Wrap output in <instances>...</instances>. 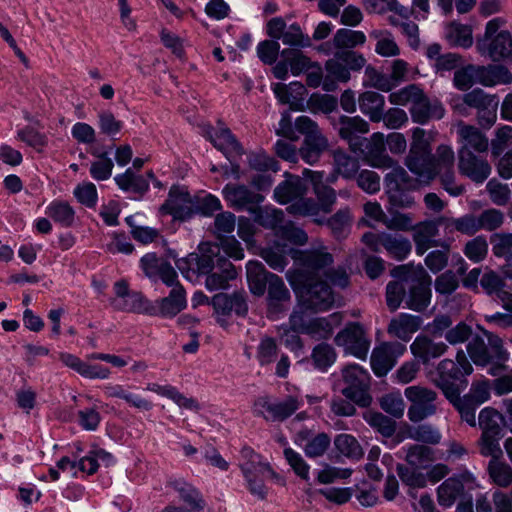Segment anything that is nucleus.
Here are the masks:
<instances>
[{"label": "nucleus", "instance_id": "nucleus-23", "mask_svg": "<svg viewBox=\"0 0 512 512\" xmlns=\"http://www.w3.org/2000/svg\"><path fill=\"white\" fill-rule=\"evenodd\" d=\"M457 133L460 137L462 146L459 150H474L477 153L487 152L489 147L488 138L479 130V128L460 122Z\"/></svg>", "mask_w": 512, "mask_h": 512}, {"label": "nucleus", "instance_id": "nucleus-42", "mask_svg": "<svg viewBox=\"0 0 512 512\" xmlns=\"http://www.w3.org/2000/svg\"><path fill=\"white\" fill-rule=\"evenodd\" d=\"M503 422V416L497 410L490 407L484 408L478 418V424L482 430L481 434L503 435Z\"/></svg>", "mask_w": 512, "mask_h": 512}, {"label": "nucleus", "instance_id": "nucleus-47", "mask_svg": "<svg viewBox=\"0 0 512 512\" xmlns=\"http://www.w3.org/2000/svg\"><path fill=\"white\" fill-rule=\"evenodd\" d=\"M252 213L255 214V221L265 228L275 229L282 224L284 219L282 210L270 206H257Z\"/></svg>", "mask_w": 512, "mask_h": 512}, {"label": "nucleus", "instance_id": "nucleus-14", "mask_svg": "<svg viewBox=\"0 0 512 512\" xmlns=\"http://www.w3.org/2000/svg\"><path fill=\"white\" fill-rule=\"evenodd\" d=\"M458 159L459 172L475 183H483L491 174L492 169L488 161L472 151L459 150Z\"/></svg>", "mask_w": 512, "mask_h": 512}, {"label": "nucleus", "instance_id": "nucleus-46", "mask_svg": "<svg viewBox=\"0 0 512 512\" xmlns=\"http://www.w3.org/2000/svg\"><path fill=\"white\" fill-rule=\"evenodd\" d=\"M364 419L385 438L392 437L396 431V422L381 412L368 411L364 414Z\"/></svg>", "mask_w": 512, "mask_h": 512}, {"label": "nucleus", "instance_id": "nucleus-6", "mask_svg": "<svg viewBox=\"0 0 512 512\" xmlns=\"http://www.w3.org/2000/svg\"><path fill=\"white\" fill-rule=\"evenodd\" d=\"M295 128L304 135L303 143L299 148L300 157L310 165L315 164L327 150L328 139L322 134L317 123L308 116L296 118Z\"/></svg>", "mask_w": 512, "mask_h": 512}, {"label": "nucleus", "instance_id": "nucleus-8", "mask_svg": "<svg viewBox=\"0 0 512 512\" xmlns=\"http://www.w3.org/2000/svg\"><path fill=\"white\" fill-rule=\"evenodd\" d=\"M266 33L272 39H281L283 44L299 49L311 46V39L304 34L300 25L293 23L287 26L282 17L271 18L266 24Z\"/></svg>", "mask_w": 512, "mask_h": 512}, {"label": "nucleus", "instance_id": "nucleus-54", "mask_svg": "<svg viewBox=\"0 0 512 512\" xmlns=\"http://www.w3.org/2000/svg\"><path fill=\"white\" fill-rule=\"evenodd\" d=\"M336 449L344 456L352 459H360L363 450L355 437L349 434H339L334 440Z\"/></svg>", "mask_w": 512, "mask_h": 512}, {"label": "nucleus", "instance_id": "nucleus-55", "mask_svg": "<svg viewBox=\"0 0 512 512\" xmlns=\"http://www.w3.org/2000/svg\"><path fill=\"white\" fill-rule=\"evenodd\" d=\"M433 459V450L425 445L411 446L406 455V461L414 468H426Z\"/></svg>", "mask_w": 512, "mask_h": 512}, {"label": "nucleus", "instance_id": "nucleus-58", "mask_svg": "<svg viewBox=\"0 0 512 512\" xmlns=\"http://www.w3.org/2000/svg\"><path fill=\"white\" fill-rule=\"evenodd\" d=\"M352 216L349 208L338 210L334 215L327 219L326 224L333 235L337 238L343 237L351 224Z\"/></svg>", "mask_w": 512, "mask_h": 512}, {"label": "nucleus", "instance_id": "nucleus-17", "mask_svg": "<svg viewBox=\"0 0 512 512\" xmlns=\"http://www.w3.org/2000/svg\"><path fill=\"white\" fill-rule=\"evenodd\" d=\"M472 481L468 472L446 479L437 489V500L441 507H451L464 495V484Z\"/></svg>", "mask_w": 512, "mask_h": 512}, {"label": "nucleus", "instance_id": "nucleus-35", "mask_svg": "<svg viewBox=\"0 0 512 512\" xmlns=\"http://www.w3.org/2000/svg\"><path fill=\"white\" fill-rule=\"evenodd\" d=\"M493 102H499V99L496 95L487 94L482 89L476 88L468 93H465L462 96V104H457L455 108L458 109L460 113L465 115V106L474 108L477 110V112H479L482 111V109H486V107L489 104H493Z\"/></svg>", "mask_w": 512, "mask_h": 512}, {"label": "nucleus", "instance_id": "nucleus-29", "mask_svg": "<svg viewBox=\"0 0 512 512\" xmlns=\"http://www.w3.org/2000/svg\"><path fill=\"white\" fill-rule=\"evenodd\" d=\"M112 308L116 311L127 313L149 315H154L156 313V307H154L152 303L139 292L129 293V295L124 299H119L117 302H114V306Z\"/></svg>", "mask_w": 512, "mask_h": 512}, {"label": "nucleus", "instance_id": "nucleus-49", "mask_svg": "<svg viewBox=\"0 0 512 512\" xmlns=\"http://www.w3.org/2000/svg\"><path fill=\"white\" fill-rule=\"evenodd\" d=\"M281 57L289 62L291 72L295 76L308 71L314 65L299 49L285 48L281 51Z\"/></svg>", "mask_w": 512, "mask_h": 512}, {"label": "nucleus", "instance_id": "nucleus-30", "mask_svg": "<svg viewBox=\"0 0 512 512\" xmlns=\"http://www.w3.org/2000/svg\"><path fill=\"white\" fill-rule=\"evenodd\" d=\"M304 175L310 177L322 210L325 213L331 212L336 202V191L332 187L322 183L323 172L305 169Z\"/></svg>", "mask_w": 512, "mask_h": 512}, {"label": "nucleus", "instance_id": "nucleus-4", "mask_svg": "<svg viewBox=\"0 0 512 512\" xmlns=\"http://www.w3.org/2000/svg\"><path fill=\"white\" fill-rule=\"evenodd\" d=\"M342 380L335 384L340 393L353 403L367 407L372 402L369 394L370 375L359 365H348L342 369Z\"/></svg>", "mask_w": 512, "mask_h": 512}, {"label": "nucleus", "instance_id": "nucleus-10", "mask_svg": "<svg viewBox=\"0 0 512 512\" xmlns=\"http://www.w3.org/2000/svg\"><path fill=\"white\" fill-rule=\"evenodd\" d=\"M335 343L360 359L366 358L370 346L362 325L356 322L348 324L340 331L335 337Z\"/></svg>", "mask_w": 512, "mask_h": 512}, {"label": "nucleus", "instance_id": "nucleus-15", "mask_svg": "<svg viewBox=\"0 0 512 512\" xmlns=\"http://www.w3.org/2000/svg\"><path fill=\"white\" fill-rule=\"evenodd\" d=\"M160 209L181 221L191 218L195 212L190 194L176 186L170 189L168 199Z\"/></svg>", "mask_w": 512, "mask_h": 512}, {"label": "nucleus", "instance_id": "nucleus-28", "mask_svg": "<svg viewBox=\"0 0 512 512\" xmlns=\"http://www.w3.org/2000/svg\"><path fill=\"white\" fill-rule=\"evenodd\" d=\"M186 292L183 286H177L175 289H171L168 296L158 301V308H156V314L162 317L172 318L180 313L186 307Z\"/></svg>", "mask_w": 512, "mask_h": 512}, {"label": "nucleus", "instance_id": "nucleus-33", "mask_svg": "<svg viewBox=\"0 0 512 512\" xmlns=\"http://www.w3.org/2000/svg\"><path fill=\"white\" fill-rule=\"evenodd\" d=\"M268 284V305L269 309L275 313L283 310V303L290 300V292L285 286L283 280L275 275H270Z\"/></svg>", "mask_w": 512, "mask_h": 512}, {"label": "nucleus", "instance_id": "nucleus-1", "mask_svg": "<svg viewBox=\"0 0 512 512\" xmlns=\"http://www.w3.org/2000/svg\"><path fill=\"white\" fill-rule=\"evenodd\" d=\"M296 260L300 268L289 280L300 304L314 313L331 309L335 294L326 282L320 280V272L332 264V255L323 249L306 250L299 252Z\"/></svg>", "mask_w": 512, "mask_h": 512}, {"label": "nucleus", "instance_id": "nucleus-2", "mask_svg": "<svg viewBox=\"0 0 512 512\" xmlns=\"http://www.w3.org/2000/svg\"><path fill=\"white\" fill-rule=\"evenodd\" d=\"M286 179L274 189V198L280 204L291 203L288 213L296 216H313L319 211L318 204L311 198H305V182L296 175L285 173Z\"/></svg>", "mask_w": 512, "mask_h": 512}, {"label": "nucleus", "instance_id": "nucleus-32", "mask_svg": "<svg viewBox=\"0 0 512 512\" xmlns=\"http://www.w3.org/2000/svg\"><path fill=\"white\" fill-rule=\"evenodd\" d=\"M383 248L388 256L402 261L411 253L412 244L408 238L401 234L387 233L382 236Z\"/></svg>", "mask_w": 512, "mask_h": 512}, {"label": "nucleus", "instance_id": "nucleus-18", "mask_svg": "<svg viewBox=\"0 0 512 512\" xmlns=\"http://www.w3.org/2000/svg\"><path fill=\"white\" fill-rule=\"evenodd\" d=\"M410 350L416 359L426 365L431 360L444 355L448 350V345L442 341L436 342L426 335H419L410 345Z\"/></svg>", "mask_w": 512, "mask_h": 512}, {"label": "nucleus", "instance_id": "nucleus-48", "mask_svg": "<svg viewBox=\"0 0 512 512\" xmlns=\"http://www.w3.org/2000/svg\"><path fill=\"white\" fill-rule=\"evenodd\" d=\"M339 125L338 133L341 138H351L358 133L365 134L369 131L368 122L359 116H341L339 118Z\"/></svg>", "mask_w": 512, "mask_h": 512}, {"label": "nucleus", "instance_id": "nucleus-60", "mask_svg": "<svg viewBox=\"0 0 512 512\" xmlns=\"http://www.w3.org/2000/svg\"><path fill=\"white\" fill-rule=\"evenodd\" d=\"M311 358L316 368L326 370L335 362L336 352L331 345L320 343L314 347Z\"/></svg>", "mask_w": 512, "mask_h": 512}, {"label": "nucleus", "instance_id": "nucleus-9", "mask_svg": "<svg viewBox=\"0 0 512 512\" xmlns=\"http://www.w3.org/2000/svg\"><path fill=\"white\" fill-rule=\"evenodd\" d=\"M301 402L294 396H286L282 400H272L262 396L255 400L254 406L258 413L267 421H284L294 414Z\"/></svg>", "mask_w": 512, "mask_h": 512}, {"label": "nucleus", "instance_id": "nucleus-20", "mask_svg": "<svg viewBox=\"0 0 512 512\" xmlns=\"http://www.w3.org/2000/svg\"><path fill=\"white\" fill-rule=\"evenodd\" d=\"M412 121L418 124H425L430 119H441L445 114L442 104L437 101H430L425 93L409 109Z\"/></svg>", "mask_w": 512, "mask_h": 512}, {"label": "nucleus", "instance_id": "nucleus-50", "mask_svg": "<svg viewBox=\"0 0 512 512\" xmlns=\"http://www.w3.org/2000/svg\"><path fill=\"white\" fill-rule=\"evenodd\" d=\"M467 352L476 365L485 366L492 362V356L483 338L475 335L467 344Z\"/></svg>", "mask_w": 512, "mask_h": 512}, {"label": "nucleus", "instance_id": "nucleus-37", "mask_svg": "<svg viewBox=\"0 0 512 512\" xmlns=\"http://www.w3.org/2000/svg\"><path fill=\"white\" fill-rule=\"evenodd\" d=\"M273 91L282 104H289L293 108L303 100L306 88L300 82H292L289 85L277 83L274 85Z\"/></svg>", "mask_w": 512, "mask_h": 512}, {"label": "nucleus", "instance_id": "nucleus-53", "mask_svg": "<svg viewBox=\"0 0 512 512\" xmlns=\"http://www.w3.org/2000/svg\"><path fill=\"white\" fill-rule=\"evenodd\" d=\"M424 91L416 84H409L395 92L390 93L389 102L394 105L411 106L422 96Z\"/></svg>", "mask_w": 512, "mask_h": 512}, {"label": "nucleus", "instance_id": "nucleus-25", "mask_svg": "<svg viewBox=\"0 0 512 512\" xmlns=\"http://www.w3.org/2000/svg\"><path fill=\"white\" fill-rule=\"evenodd\" d=\"M341 321L340 313H333L328 317L311 318L304 334L314 340H327L332 336L334 326L340 325Z\"/></svg>", "mask_w": 512, "mask_h": 512}, {"label": "nucleus", "instance_id": "nucleus-3", "mask_svg": "<svg viewBox=\"0 0 512 512\" xmlns=\"http://www.w3.org/2000/svg\"><path fill=\"white\" fill-rule=\"evenodd\" d=\"M504 24L502 18L490 20L482 39L476 43L478 52L493 61L512 60V35L508 30H500Z\"/></svg>", "mask_w": 512, "mask_h": 512}, {"label": "nucleus", "instance_id": "nucleus-22", "mask_svg": "<svg viewBox=\"0 0 512 512\" xmlns=\"http://www.w3.org/2000/svg\"><path fill=\"white\" fill-rule=\"evenodd\" d=\"M209 139L214 147L226 156L229 162H232V158H238L244 154L242 145L228 128H219L214 134L209 135Z\"/></svg>", "mask_w": 512, "mask_h": 512}, {"label": "nucleus", "instance_id": "nucleus-13", "mask_svg": "<svg viewBox=\"0 0 512 512\" xmlns=\"http://www.w3.org/2000/svg\"><path fill=\"white\" fill-rule=\"evenodd\" d=\"M223 196L232 208L250 212L264 201L263 195L243 184H227L223 188Z\"/></svg>", "mask_w": 512, "mask_h": 512}, {"label": "nucleus", "instance_id": "nucleus-41", "mask_svg": "<svg viewBox=\"0 0 512 512\" xmlns=\"http://www.w3.org/2000/svg\"><path fill=\"white\" fill-rule=\"evenodd\" d=\"M180 499L188 506L186 512H201L205 507V500L201 493L191 484L178 482L175 486Z\"/></svg>", "mask_w": 512, "mask_h": 512}, {"label": "nucleus", "instance_id": "nucleus-39", "mask_svg": "<svg viewBox=\"0 0 512 512\" xmlns=\"http://www.w3.org/2000/svg\"><path fill=\"white\" fill-rule=\"evenodd\" d=\"M445 37L450 45L469 48L473 44L472 29L470 26L451 22L446 26Z\"/></svg>", "mask_w": 512, "mask_h": 512}, {"label": "nucleus", "instance_id": "nucleus-43", "mask_svg": "<svg viewBox=\"0 0 512 512\" xmlns=\"http://www.w3.org/2000/svg\"><path fill=\"white\" fill-rule=\"evenodd\" d=\"M114 180L120 189L139 195H143L149 188L146 179L141 175H136L130 168L123 174L117 175Z\"/></svg>", "mask_w": 512, "mask_h": 512}, {"label": "nucleus", "instance_id": "nucleus-5", "mask_svg": "<svg viewBox=\"0 0 512 512\" xmlns=\"http://www.w3.org/2000/svg\"><path fill=\"white\" fill-rule=\"evenodd\" d=\"M472 371L473 367L464 351L459 350L456 355V361L443 359L438 363L436 368L437 376L433 381L445 396L455 397L457 394H460L459 386L455 382L461 381L463 377L470 375Z\"/></svg>", "mask_w": 512, "mask_h": 512}, {"label": "nucleus", "instance_id": "nucleus-61", "mask_svg": "<svg viewBox=\"0 0 512 512\" xmlns=\"http://www.w3.org/2000/svg\"><path fill=\"white\" fill-rule=\"evenodd\" d=\"M502 436L503 435L481 434L477 442L480 454L484 457H491V459H500L503 455L499 444Z\"/></svg>", "mask_w": 512, "mask_h": 512}, {"label": "nucleus", "instance_id": "nucleus-16", "mask_svg": "<svg viewBox=\"0 0 512 512\" xmlns=\"http://www.w3.org/2000/svg\"><path fill=\"white\" fill-rule=\"evenodd\" d=\"M405 165L423 183L429 184L437 177L431 151L409 150Z\"/></svg>", "mask_w": 512, "mask_h": 512}, {"label": "nucleus", "instance_id": "nucleus-44", "mask_svg": "<svg viewBox=\"0 0 512 512\" xmlns=\"http://www.w3.org/2000/svg\"><path fill=\"white\" fill-rule=\"evenodd\" d=\"M478 328L481 329L483 334L488 339V349L492 356V360H495L498 363L497 366L492 367L489 371L491 375L496 376L504 368L503 365H501V363L505 362L508 359V353L503 348L502 339L499 336L481 328L480 326H478Z\"/></svg>", "mask_w": 512, "mask_h": 512}, {"label": "nucleus", "instance_id": "nucleus-38", "mask_svg": "<svg viewBox=\"0 0 512 512\" xmlns=\"http://www.w3.org/2000/svg\"><path fill=\"white\" fill-rule=\"evenodd\" d=\"M308 435L309 432L307 430L300 431L297 434L298 440H307L304 446V452L306 456L310 458H317L323 456L331 443L329 435L326 433H319L311 439H308Z\"/></svg>", "mask_w": 512, "mask_h": 512}, {"label": "nucleus", "instance_id": "nucleus-59", "mask_svg": "<svg viewBox=\"0 0 512 512\" xmlns=\"http://www.w3.org/2000/svg\"><path fill=\"white\" fill-rule=\"evenodd\" d=\"M337 106V98L329 94L313 93L307 100V107L313 113L328 114L336 110Z\"/></svg>", "mask_w": 512, "mask_h": 512}, {"label": "nucleus", "instance_id": "nucleus-19", "mask_svg": "<svg viewBox=\"0 0 512 512\" xmlns=\"http://www.w3.org/2000/svg\"><path fill=\"white\" fill-rule=\"evenodd\" d=\"M211 302L215 311L222 315L235 312L239 316H244L248 311L246 293L243 291L234 292L232 295L218 293L212 297Z\"/></svg>", "mask_w": 512, "mask_h": 512}, {"label": "nucleus", "instance_id": "nucleus-45", "mask_svg": "<svg viewBox=\"0 0 512 512\" xmlns=\"http://www.w3.org/2000/svg\"><path fill=\"white\" fill-rule=\"evenodd\" d=\"M371 162L369 165L376 168H389L393 165V159L385 154L384 135L374 133L371 138Z\"/></svg>", "mask_w": 512, "mask_h": 512}, {"label": "nucleus", "instance_id": "nucleus-21", "mask_svg": "<svg viewBox=\"0 0 512 512\" xmlns=\"http://www.w3.org/2000/svg\"><path fill=\"white\" fill-rule=\"evenodd\" d=\"M274 472L270 465H258L257 467L246 465L243 468V475L248 484V490L260 500H265L267 497V488L264 484L265 478L268 475H273Z\"/></svg>", "mask_w": 512, "mask_h": 512}, {"label": "nucleus", "instance_id": "nucleus-51", "mask_svg": "<svg viewBox=\"0 0 512 512\" xmlns=\"http://www.w3.org/2000/svg\"><path fill=\"white\" fill-rule=\"evenodd\" d=\"M432 163L437 171V175L448 170L454 169L455 154L449 145L441 144L436 148L434 154H432Z\"/></svg>", "mask_w": 512, "mask_h": 512}, {"label": "nucleus", "instance_id": "nucleus-40", "mask_svg": "<svg viewBox=\"0 0 512 512\" xmlns=\"http://www.w3.org/2000/svg\"><path fill=\"white\" fill-rule=\"evenodd\" d=\"M365 41L366 36L363 32L341 28L333 36L332 45L337 51L352 50L358 45H363Z\"/></svg>", "mask_w": 512, "mask_h": 512}, {"label": "nucleus", "instance_id": "nucleus-11", "mask_svg": "<svg viewBox=\"0 0 512 512\" xmlns=\"http://www.w3.org/2000/svg\"><path fill=\"white\" fill-rule=\"evenodd\" d=\"M430 285L431 277L424 268H420L418 274L414 277V281L407 285L406 307L416 312L424 311L431 301Z\"/></svg>", "mask_w": 512, "mask_h": 512}, {"label": "nucleus", "instance_id": "nucleus-27", "mask_svg": "<svg viewBox=\"0 0 512 512\" xmlns=\"http://www.w3.org/2000/svg\"><path fill=\"white\" fill-rule=\"evenodd\" d=\"M270 275L265 266L256 260L249 261L246 265V276L251 293L262 296L270 282Z\"/></svg>", "mask_w": 512, "mask_h": 512}, {"label": "nucleus", "instance_id": "nucleus-7", "mask_svg": "<svg viewBox=\"0 0 512 512\" xmlns=\"http://www.w3.org/2000/svg\"><path fill=\"white\" fill-rule=\"evenodd\" d=\"M405 397L411 403L408 408V418L411 422L417 423L434 415L437 407L435 401L437 393L427 387L414 385L409 386L404 391Z\"/></svg>", "mask_w": 512, "mask_h": 512}, {"label": "nucleus", "instance_id": "nucleus-63", "mask_svg": "<svg viewBox=\"0 0 512 512\" xmlns=\"http://www.w3.org/2000/svg\"><path fill=\"white\" fill-rule=\"evenodd\" d=\"M447 228L456 230L462 234L472 236L480 231L478 218L473 214H466L459 218L447 220Z\"/></svg>", "mask_w": 512, "mask_h": 512}, {"label": "nucleus", "instance_id": "nucleus-62", "mask_svg": "<svg viewBox=\"0 0 512 512\" xmlns=\"http://www.w3.org/2000/svg\"><path fill=\"white\" fill-rule=\"evenodd\" d=\"M446 398L453 404V406L458 410L461 415L463 421H465L470 426H476V416L475 411L479 405L471 402L469 399L465 397H460V394L454 396H446Z\"/></svg>", "mask_w": 512, "mask_h": 512}, {"label": "nucleus", "instance_id": "nucleus-26", "mask_svg": "<svg viewBox=\"0 0 512 512\" xmlns=\"http://www.w3.org/2000/svg\"><path fill=\"white\" fill-rule=\"evenodd\" d=\"M438 225V221L429 220L413 226V240L418 255H423L430 247L436 246L434 237L438 235Z\"/></svg>", "mask_w": 512, "mask_h": 512}, {"label": "nucleus", "instance_id": "nucleus-31", "mask_svg": "<svg viewBox=\"0 0 512 512\" xmlns=\"http://www.w3.org/2000/svg\"><path fill=\"white\" fill-rule=\"evenodd\" d=\"M360 111L369 117L372 122H380L384 111L385 98L378 92L365 91L359 95Z\"/></svg>", "mask_w": 512, "mask_h": 512}, {"label": "nucleus", "instance_id": "nucleus-12", "mask_svg": "<svg viewBox=\"0 0 512 512\" xmlns=\"http://www.w3.org/2000/svg\"><path fill=\"white\" fill-rule=\"evenodd\" d=\"M405 351L406 346L400 342H384L374 348L371 354V367L375 375L385 376Z\"/></svg>", "mask_w": 512, "mask_h": 512}, {"label": "nucleus", "instance_id": "nucleus-24", "mask_svg": "<svg viewBox=\"0 0 512 512\" xmlns=\"http://www.w3.org/2000/svg\"><path fill=\"white\" fill-rule=\"evenodd\" d=\"M421 324L422 318L420 316L401 313L390 321L387 331L390 335L407 342L412 334L419 330Z\"/></svg>", "mask_w": 512, "mask_h": 512}, {"label": "nucleus", "instance_id": "nucleus-34", "mask_svg": "<svg viewBox=\"0 0 512 512\" xmlns=\"http://www.w3.org/2000/svg\"><path fill=\"white\" fill-rule=\"evenodd\" d=\"M177 268L185 274L189 270H196L199 274H209L214 268L212 255L191 253L186 258L176 262Z\"/></svg>", "mask_w": 512, "mask_h": 512}, {"label": "nucleus", "instance_id": "nucleus-57", "mask_svg": "<svg viewBox=\"0 0 512 512\" xmlns=\"http://www.w3.org/2000/svg\"><path fill=\"white\" fill-rule=\"evenodd\" d=\"M463 254L472 262L480 263L488 255V242L485 236H476L469 240L463 248Z\"/></svg>", "mask_w": 512, "mask_h": 512}, {"label": "nucleus", "instance_id": "nucleus-36", "mask_svg": "<svg viewBox=\"0 0 512 512\" xmlns=\"http://www.w3.org/2000/svg\"><path fill=\"white\" fill-rule=\"evenodd\" d=\"M334 172L344 179H353L359 170V161L341 149L332 153Z\"/></svg>", "mask_w": 512, "mask_h": 512}, {"label": "nucleus", "instance_id": "nucleus-56", "mask_svg": "<svg viewBox=\"0 0 512 512\" xmlns=\"http://www.w3.org/2000/svg\"><path fill=\"white\" fill-rule=\"evenodd\" d=\"M47 214L64 227H70L74 222L75 212L66 202H52L47 208Z\"/></svg>", "mask_w": 512, "mask_h": 512}, {"label": "nucleus", "instance_id": "nucleus-64", "mask_svg": "<svg viewBox=\"0 0 512 512\" xmlns=\"http://www.w3.org/2000/svg\"><path fill=\"white\" fill-rule=\"evenodd\" d=\"M406 287L401 281H390L386 286V304L391 312H395L406 298Z\"/></svg>", "mask_w": 512, "mask_h": 512}, {"label": "nucleus", "instance_id": "nucleus-52", "mask_svg": "<svg viewBox=\"0 0 512 512\" xmlns=\"http://www.w3.org/2000/svg\"><path fill=\"white\" fill-rule=\"evenodd\" d=\"M488 472L493 482L500 487H507L512 483V468L500 459H491Z\"/></svg>", "mask_w": 512, "mask_h": 512}]
</instances>
